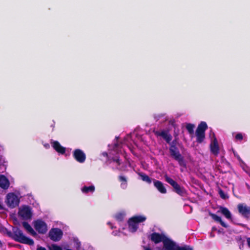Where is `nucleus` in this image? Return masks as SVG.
Listing matches in <instances>:
<instances>
[{"instance_id":"39448f33","label":"nucleus","mask_w":250,"mask_h":250,"mask_svg":"<svg viewBox=\"0 0 250 250\" xmlns=\"http://www.w3.org/2000/svg\"><path fill=\"white\" fill-rule=\"evenodd\" d=\"M237 208L239 213L245 218H250V206H247L245 203H240L237 205Z\"/></svg>"},{"instance_id":"72a5a7b5","label":"nucleus","mask_w":250,"mask_h":250,"mask_svg":"<svg viewBox=\"0 0 250 250\" xmlns=\"http://www.w3.org/2000/svg\"><path fill=\"white\" fill-rule=\"evenodd\" d=\"M234 155L235 156H236L237 157V158L238 159V160L239 161H241V159L238 155H236V154L235 153H234Z\"/></svg>"},{"instance_id":"4c0bfd02","label":"nucleus","mask_w":250,"mask_h":250,"mask_svg":"<svg viewBox=\"0 0 250 250\" xmlns=\"http://www.w3.org/2000/svg\"><path fill=\"white\" fill-rule=\"evenodd\" d=\"M103 155L104 156H108V154L106 152H104L103 153Z\"/></svg>"},{"instance_id":"5701e85b","label":"nucleus","mask_w":250,"mask_h":250,"mask_svg":"<svg viewBox=\"0 0 250 250\" xmlns=\"http://www.w3.org/2000/svg\"><path fill=\"white\" fill-rule=\"evenodd\" d=\"M132 220H133L134 222H135L138 224L140 223L144 222H145L146 218L145 216L142 215H137L134 216L130 218Z\"/></svg>"},{"instance_id":"bb28decb","label":"nucleus","mask_w":250,"mask_h":250,"mask_svg":"<svg viewBox=\"0 0 250 250\" xmlns=\"http://www.w3.org/2000/svg\"><path fill=\"white\" fill-rule=\"evenodd\" d=\"M218 192L219 195L222 199L226 200L229 198L228 194L225 193L222 189L220 188Z\"/></svg>"},{"instance_id":"423d86ee","label":"nucleus","mask_w":250,"mask_h":250,"mask_svg":"<svg viewBox=\"0 0 250 250\" xmlns=\"http://www.w3.org/2000/svg\"><path fill=\"white\" fill-rule=\"evenodd\" d=\"M62 231L59 228L51 229L48 233L50 239L54 242L60 241L62 238Z\"/></svg>"},{"instance_id":"f257e3e1","label":"nucleus","mask_w":250,"mask_h":250,"mask_svg":"<svg viewBox=\"0 0 250 250\" xmlns=\"http://www.w3.org/2000/svg\"><path fill=\"white\" fill-rule=\"evenodd\" d=\"M177 141L176 139L173 140L169 144V151L170 156L178 162L181 167H187V164L184 157L181 155L177 147Z\"/></svg>"},{"instance_id":"7c9ffc66","label":"nucleus","mask_w":250,"mask_h":250,"mask_svg":"<svg viewBox=\"0 0 250 250\" xmlns=\"http://www.w3.org/2000/svg\"><path fill=\"white\" fill-rule=\"evenodd\" d=\"M112 160L113 162H116L118 164V166H120L121 165V160H120L119 157H116L113 158L112 159Z\"/></svg>"},{"instance_id":"a19ab883","label":"nucleus","mask_w":250,"mask_h":250,"mask_svg":"<svg viewBox=\"0 0 250 250\" xmlns=\"http://www.w3.org/2000/svg\"><path fill=\"white\" fill-rule=\"evenodd\" d=\"M246 185H247V187H249V185H248V184H246Z\"/></svg>"},{"instance_id":"412c9836","label":"nucleus","mask_w":250,"mask_h":250,"mask_svg":"<svg viewBox=\"0 0 250 250\" xmlns=\"http://www.w3.org/2000/svg\"><path fill=\"white\" fill-rule=\"evenodd\" d=\"M22 226L24 229L29 232L32 236H35L37 235V233L34 231L31 226L26 222H23Z\"/></svg>"},{"instance_id":"b1692460","label":"nucleus","mask_w":250,"mask_h":250,"mask_svg":"<svg viewBox=\"0 0 250 250\" xmlns=\"http://www.w3.org/2000/svg\"><path fill=\"white\" fill-rule=\"evenodd\" d=\"M139 175L141 177V179L147 183L150 184L153 181V179H151L148 175L144 173H139Z\"/></svg>"},{"instance_id":"f03ea898","label":"nucleus","mask_w":250,"mask_h":250,"mask_svg":"<svg viewBox=\"0 0 250 250\" xmlns=\"http://www.w3.org/2000/svg\"><path fill=\"white\" fill-rule=\"evenodd\" d=\"M7 234L9 236L11 237L16 242L24 244H27L30 246H33L34 244L33 240L24 236L22 230L18 228H16L13 229L12 233L9 231Z\"/></svg>"},{"instance_id":"9b49d317","label":"nucleus","mask_w":250,"mask_h":250,"mask_svg":"<svg viewBox=\"0 0 250 250\" xmlns=\"http://www.w3.org/2000/svg\"><path fill=\"white\" fill-rule=\"evenodd\" d=\"M73 157L80 163H83L86 159L85 154L80 149H76L74 150L73 152Z\"/></svg>"},{"instance_id":"9d476101","label":"nucleus","mask_w":250,"mask_h":250,"mask_svg":"<svg viewBox=\"0 0 250 250\" xmlns=\"http://www.w3.org/2000/svg\"><path fill=\"white\" fill-rule=\"evenodd\" d=\"M35 229L40 234H44L47 230L46 223L42 220H37L34 222Z\"/></svg>"},{"instance_id":"6ab92c4d","label":"nucleus","mask_w":250,"mask_h":250,"mask_svg":"<svg viewBox=\"0 0 250 250\" xmlns=\"http://www.w3.org/2000/svg\"><path fill=\"white\" fill-rule=\"evenodd\" d=\"M128 229L131 232H135L138 229V224L129 218L128 221Z\"/></svg>"},{"instance_id":"c03bdc74","label":"nucleus","mask_w":250,"mask_h":250,"mask_svg":"<svg viewBox=\"0 0 250 250\" xmlns=\"http://www.w3.org/2000/svg\"><path fill=\"white\" fill-rule=\"evenodd\" d=\"M66 250H71V249H67Z\"/></svg>"},{"instance_id":"37998d69","label":"nucleus","mask_w":250,"mask_h":250,"mask_svg":"<svg viewBox=\"0 0 250 250\" xmlns=\"http://www.w3.org/2000/svg\"><path fill=\"white\" fill-rule=\"evenodd\" d=\"M246 185H247V187H249V185H248V184H246Z\"/></svg>"},{"instance_id":"2f4dec72","label":"nucleus","mask_w":250,"mask_h":250,"mask_svg":"<svg viewBox=\"0 0 250 250\" xmlns=\"http://www.w3.org/2000/svg\"><path fill=\"white\" fill-rule=\"evenodd\" d=\"M235 139L237 140H242L243 138L242 134L240 133H237L235 137Z\"/></svg>"},{"instance_id":"20e7f679","label":"nucleus","mask_w":250,"mask_h":250,"mask_svg":"<svg viewBox=\"0 0 250 250\" xmlns=\"http://www.w3.org/2000/svg\"><path fill=\"white\" fill-rule=\"evenodd\" d=\"M208 128L206 122H201L198 125L196 130V141L198 143H202L205 138V131Z\"/></svg>"},{"instance_id":"473e14b6","label":"nucleus","mask_w":250,"mask_h":250,"mask_svg":"<svg viewBox=\"0 0 250 250\" xmlns=\"http://www.w3.org/2000/svg\"><path fill=\"white\" fill-rule=\"evenodd\" d=\"M37 250H46L44 247H40L37 248Z\"/></svg>"},{"instance_id":"f8f14e48","label":"nucleus","mask_w":250,"mask_h":250,"mask_svg":"<svg viewBox=\"0 0 250 250\" xmlns=\"http://www.w3.org/2000/svg\"><path fill=\"white\" fill-rule=\"evenodd\" d=\"M179 247L175 242L167 238L164 242L163 246L161 250H177Z\"/></svg>"},{"instance_id":"393cba45","label":"nucleus","mask_w":250,"mask_h":250,"mask_svg":"<svg viewBox=\"0 0 250 250\" xmlns=\"http://www.w3.org/2000/svg\"><path fill=\"white\" fill-rule=\"evenodd\" d=\"M95 190V187L91 185L89 187L84 186L82 188V191L84 193H87L89 192H93Z\"/></svg>"},{"instance_id":"ddd939ff","label":"nucleus","mask_w":250,"mask_h":250,"mask_svg":"<svg viewBox=\"0 0 250 250\" xmlns=\"http://www.w3.org/2000/svg\"><path fill=\"white\" fill-rule=\"evenodd\" d=\"M154 133L157 136L162 137L169 145L171 143L172 137L167 131L165 130L161 131L157 130L154 131Z\"/></svg>"},{"instance_id":"c756f323","label":"nucleus","mask_w":250,"mask_h":250,"mask_svg":"<svg viewBox=\"0 0 250 250\" xmlns=\"http://www.w3.org/2000/svg\"><path fill=\"white\" fill-rule=\"evenodd\" d=\"M49 250H62V248L56 244H53L49 248Z\"/></svg>"},{"instance_id":"7ed1b4c3","label":"nucleus","mask_w":250,"mask_h":250,"mask_svg":"<svg viewBox=\"0 0 250 250\" xmlns=\"http://www.w3.org/2000/svg\"><path fill=\"white\" fill-rule=\"evenodd\" d=\"M165 181L170 185L173 188V190L180 196H183L187 194V191L185 188L181 186L173 179L169 177L167 174L164 175Z\"/></svg>"},{"instance_id":"ea45409f","label":"nucleus","mask_w":250,"mask_h":250,"mask_svg":"<svg viewBox=\"0 0 250 250\" xmlns=\"http://www.w3.org/2000/svg\"><path fill=\"white\" fill-rule=\"evenodd\" d=\"M2 247V243L1 242V241L0 240V248H1Z\"/></svg>"},{"instance_id":"1a4fd4ad","label":"nucleus","mask_w":250,"mask_h":250,"mask_svg":"<svg viewBox=\"0 0 250 250\" xmlns=\"http://www.w3.org/2000/svg\"><path fill=\"white\" fill-rule=\"evenodd\" d=\"M148 238L155 244H158L161 242L164 243V242L168 238L164 234L153 232L149 236Z\"/></svg>"},{"instance_id":"cd10ccee","label":"nucleus","mask_w":250,"mask_h":250,"mask_svg":"<svg viewBox=\"0 0 250 250\" xmlns=\"http://www.w3.org/2000/svg\"><path fill=\"white\" fill-rule=\"evenodd\" d=\"M124 215L122 213H118L115 215V218L119 221H122L124 219Z\"/></svg>"},{"instance_id":"6e6552de","label":"nucleus","mask_w":250,"mask_h":250,"mask_svg":"<svg viewBox=\"0 0 250 250\" xmlns=\"http://www.w3.org/2000/svg\"><path fill=\"white\" fill-rule=\"evenodd\" d=\"M18 214L23 220H25L31 219L32 216L31 208L29 206H25L20 209Z\"/></svg>"},{"instance_id":"e433bc0d","label":"nucleus","mask_w":250,"mask_h":250,"mask_svg":"<svg viewBox=\"0 0 250 250\" xmlns=\"http://www.w3.org/2000/svg\"><path fill=\"white\" fill-rule=\"evenodd\" d=\"M238 225L239 226H241V227H245V226L244 224H241V223H240V224H238Z\"/></svg>"},{"instance_id":"dca6fc26","label":"nucleus","mask_w":250,"mask_h":250,"mask_svg":"<svg viewBox=\"0 0 250 250\" xmlns=\"http://www.w3.org/2000/svg\"><path fill=\"white\" fill-rule=\"evenodd\" d=\"M210 148L211 153L214 155H217L219 152V147L218 141L216 137H214L213 141L210 144Z\"/></svg>"},{"instance_id":"f3484780","label":"nucleus","mask_w":250,"mask_h":250,"mask_svg":"<svg viewBox=\"0 0 250 250\" xmlns=\"http://www.w3.org/2000/svg\"><path fill=\"white\" fill-rule=\"evenodd\" d=\"M8 179L3 175H0V187L4 189H7L9 187Z\"/></svg>"},{"instance_id":"aec40b11","label":"nucleus","mask_w":250,"mask_h":250,"mask_svg":"<svg viewBox=\"0 0 250 250\" xmlns=\"http://www.w3.org/2000/svg\"><path fill=\"white\" fill-rule=\"evenodd\" d=\"M219 209L218 212L220 211L227 219L232 220L231 214L228 208L221 206Z\"/></svg>"},{"instance_id":"0eeeda50","label":"nucleus","mask_w":250,"mask_h":250,"mask_svg":"<svg viewBox=\"0 0 250 250\" xmlns=\"http://www.w3.org/2000/svg\"><path fill=\"white\" fill-rule=\"evenodd\" d=\"M20 200L18 196L13 193H10L7 195L6 203L10 208H14L19 205Z\"/></svg>"},{"instance_id":"a211bd4d","label":"nucleus","mask_w":250,"mask_h":250,"mask_svg":"<svg viewBox=\"0 0 250 250\" xmlns=\"http://www.w3.org/2000/svg\"><path fill=\"white\" fill-rule=\"evenodd\" d=\"M209 215L211 217L212 219H213L215 221L219 223L222 227L226 228L228 227V225H227L224 222L222 221L221 217H219L215 214L210 212H209Z\"/></svg>"},{"instance_id":"2eb2a0df","label":"nucleus","mask_w":250,"mask_h":250,"mask_svg":"<svg viewBox=\"0 0 250 250\" xmlns=\"http://www.w3.org/2000/svg\"><path fill=\"white\" fill-rule=\"evenodd\" d=\"M153 182L154 186L159 192L162 194H166L167 193V189L164 184L161 181L153 179Z\"/></svg>"},{"instance_id":"c9c22d12","label":"nucleus","mask_w":250,"mask_h":250,"mask_svg":"<svg viewBox=\"0 0 250 250\" xmlns=\"http://www.w3.org/2000/svg\"><path fill=\"white\" fill-rule=\"evenodd\" d=\"M45 148H48L49 147V145L48 144H45L44 145Z\"/></svg>"},{"instance_id":"c85d7f7f","label":"nucleus","mask_w":250,"mask_h":250,"mask_svg":"<svg viewBox=\"0 0 250 250\" xmlns=\"http://www.w3.org/2000/svg\"><path fill=\"white\" fill-rule=\"evenodd\" d=\"M177 250H193V249L189 246L180 247L179 246Z\"/></svg>"},{"instance_id":"f704fd0d","label":"nucleus","mask_w":250,"mask_h":250,"mask_svg":"<svg viewBox=\"0 0 250 250\" xmlns=\"http://www.w3.org/2000/svg\"><path fill=\"white\" fill-rule=\"evenodd\" d=\"M247 241L248 246H249V247H250V237L247 238Z\"/></svg>"},{"instance_id":"a878e982","label":"nucleus","mask_w":250,"mask_h":250,"mask_svg":"<svg viewBox=\"0 0 250 250\" xmlns=\"http://www.w3.org/2000/svg\"><path fill=\"white\" fill-rule=\"evenodd\" d=\"M195 126L193 124L188 123L186 125V128L190 134H192L194 133V128Z\"/></svg>"},{"instance_id":"58836bf2","label":"nucleus","mask_w":250,"mask_h":250,"mask_svg":"<svg viewBox=\"0 0 250 250\" xmlns=\"http://www.w3.org/2000/svg\"><path fill=\"white\" fill-rule=\"evenodd\" d=\"M145 250H152V249H151L150 248H145Z\"/></svg>"},{"instance_id":"4be33fe9","label":"nucleus","mask_w":250,"mask_h":250,"mask_svg":"<svg viewBox=\"0 0 250 250\" xmlns=\"http://www.w3.org/2000/svg\"><path fill=\"white\" fill-rule=\"evenodd\" d=\"M118 180L121 183V187L123 189H125L127 188V183L126 178L122 175L118 176Z\"/></svg>"},{"instance_id":"4468645a","label":"nucleus","mask_w":250,"mask_h":250,"mask_svg":"<svg viewBox=\"0 0 250 250\" xmlns=\"http://www.w3.org/2000/svg\"><path fill=\"white\" fill-rule=\"evenodd\" d=\"M51 144L53 148L59 153L63 154L65 152V147L62 146L57 141L51 140Z\"/></svg>"},{"instance_id":"79ce46f5","label":"nucleus","mask_w":250,"mask_h":250,"mask_svg":"<svg viewBox=\"0 0 250 250\" xmlns=\"http://www.w3.org/2000/svg\"><path fill=\"white\" fill-rule=\"evenodd\" d=\"M246 185H247V187H249V185H248V184H246Z\"/></svg>"}]
</instances>
